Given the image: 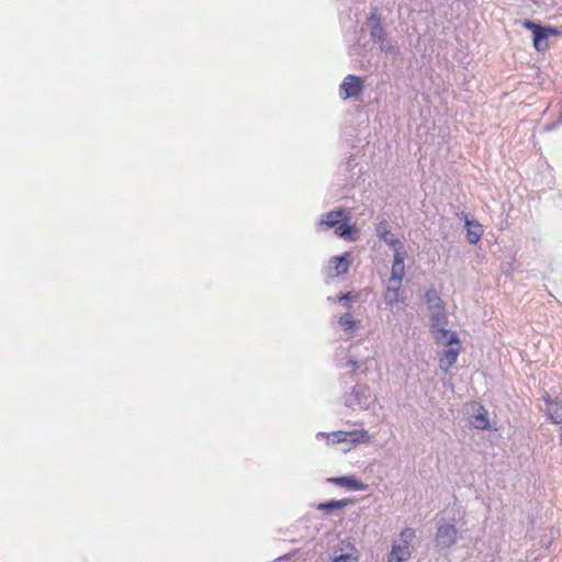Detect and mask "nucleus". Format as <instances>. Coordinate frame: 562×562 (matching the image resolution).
<instances>
[{
	"instance_id": "nucleus-1",
	"label": "nucleus",
	"mask_w": 562,
	"mask_h": 562,
	"mask_svg": "<svg viewBox=\"0 0 562 562\" xmlns=\"http://www.w3.org/2000/svg\"><path fill=\"white\" fill-rule=\"evenodd\" d=\"M429 311L430 330L437 342H442L448 346L459 345L460 339L457 331H451L446 328L448 324V315L446 306H439Z\"/></svg>"
},
{
	"instance_id": "nucleus-2",
	"label": "nucleus",
	"mask_w": 562,
	"mask_h": 562,
	"mask_svg": "<svg viewBox=\"0 0 562 562\" xmlns=\"http://www.w3.org/2000/svg\"><path fill=\"white\" fill-rule=\"evenodd\" d=\"M416 532L413 528H405L393 540L392 549L387 555V562H405L415 549Z\"/></svg>"
},
{
	"instance_id": "nucleus-3",
	"label": "nucleus",
	"mask_w": 562,
	"mask_h": 562,
	"mask_svg": "<svg viewBox=\"0 0 562 562\" xmlns=\"http://www.w3.org/2000/svg\"><path fill=\"white\" fill-rule=\"evenodd\" d=\"M316 438H325L327 443L336 445V443H347L348 448H344V450H349L350 447L355 443L366 442L369 440V435L366 430H352V431H334V432H318Z\"/></svg>"
},
{
	"instance_id": "nucleus-4",
	"label": "nucleus",
	"mask_w": 562,
	"mask_h": 562,
	"mask_svg": "<svg viewBox=\"0 0 562 562\" xmlns=\"http://www.w3.org/2000/svg\"><path fill=\"white\" fill-rule=\"evenodd\" d=\"M371 403V395L369 387L363 384H356L351 392L345 397V405L349 408L367 409Z\"/></svg>"
},
{
	"instance_id": "nucleus-5",
	"label": "nucleus",
	"mask_w": 562,
	"mask_h": 562,
	"mask_svg": "<svg viewBox=\"0 0 562 562\" xmlns=\"http://www.w3.org/2000/svg\"><path fill=\"white\" fill-rule=\"evenodd\" d=\"M457 535L458 531L454 525L448 522H439L435 538L436 547L440 549L451 548L457 541Z\"/></svg>"
},
{
	"instance_id": "nucleus-6",
	"label": "nucleus",
	"mask_w": 562,
	"mask_h": 562,
	"mask_svg": "<svg viewBox=\"0 0 562 562\" xmlns=\"http://www.w3.org/2000/svg\"><path fill=\"white\" fill-rule=\"evenodd\" d=\"M364 88L362 78L348 75L339 87V94L342 99L358 98Z\"/></svg>"
},
{
	"instance_id": "nucleus-7",
	"label": "nucleus",
	"mask_w": 562,
	"mask_h": 562,
	"mask_svg": "<svg viewBox=\"0 0 562 562\" xmlns=\"http://www.w3.org/2000/svg\"><path fill=\"white\" fill-rule=\"evenodd\" d=\"M350 220V212L346 209H337L324 214L318 223L319 229L336 228L342 221Z\"/></svg>"
},
{
	"instance_id": "nucleus-8",
	"label": "nucleus",
	"mask_w": 562,
	"mask_h": 562,
	"mask_svg": "<svg viewBox=\"0 0 562 562\" xmlns=\"http://www.w3.org/2000/svg\"><path fill=\"white\" fill-rule=\"evenodd\" d=\"M392 249L394 250V258L390 278H392V280L395 282L403 281L405 274L404 262L406 258V250L404 249L403 245Z\"/></svg>"
},
{
	"instance_id": "nucleus-9",
	"label": "nucleus",
	"mask_w": 562,
	"mask_h": 562,
	"mask_svg": "<svg viewBox=\"0 0 562 562\" xmlns=\"http://www.w3.org/2000/svg\"><path fill=\"white\" fill-rule=\"evenodd\" d=\"M368 27L371 41L378 46L389 36L381 22V18L376 13H372L368 19Z\"/></svg>"
},
{
	"instance_id": "nucleus-10",
	"label": "nucleus",
	"mask_w": 562,
	"mask_h": 562,
	"mask_svg": "<svg viewBox=\"0 0 562 562\" xmlns=\"http://www.w3.org/2000/svg\"><path fill=\"white\" fill-rule=\"evenodd\" d=\"M338 325L344 331V339L352 338L357 330L360 328L361 322L356 319L350 313H345L339 316Z\"/></svg>"
},
{
	"instance_id": "nucleus-11",
	"label": "nucleus",
	"mask_w": 562,
	"mask_h": 562,
	"mask_svg": "<svg viewBox=\"0 0 562 562\" xmlns=\"http://www.w3.org/2000/svg\"><path fill=\"white\" fill-rule=\"evenodd\" d=\"M327 482L334 483L337 488L362 491L366 490V485L360 483L353 475H344L326 479Z\"/></svg>"
},
{
	"instance_id": "nucleus-12",
	"label": "nucleus",
	"mask_w": 562,
	"mask_h": 562,
	"mask_svg": "<svg viewBox=\"0 0 562 562\" xmlns=\"http://www.w3.org/2000/svg\"><path fill=\"white\" fill-rule=\"evenodd\" d=\"M376 235L378 237L383 240L386 245H389L391 248H396L403 243L395 238L394 235L391 232L390 224L386 220H382L376 225Z\"/></svg>"
},
{
	"instance_id": "nucleus-13",
	"label": "nucleus",
	"mask_w": 562,
	"mask_h": 562,
	"mask_svg": "<svg viewBox=\"0 0 562 562\" xmlns=\"http://www.w3.org/2000/svg\"><path fill=\"white\" fill-rule=\"evenodd\" d=\"M558 30L550 26H541L537 30L532 37L533 46L538 52L544 50L548 47V37L550 35H557Z\"/></svg>"
},
{
	"instance_id": "nucleus-14",
	"label": "nucleus",
	"mask_w": 562,
	"mask_h": 562,
	"mask_svg": "<svg viewBox=\"0 0 562 562\" xmlns=\"http://www.w3.org/2000/svg\"><path fill=\"white\" fill-rule=\"evenodd\" d=\"M402 286V281L395 282L392 278L389 279V283L386 290L383 295L384 303L393 307L395 304L400 302V290Z\"/></svg>"
},
{
	"instance_id": "nucleus-15",
	"label": "nucleus",
	"mask_w": 562,
	"mask_h": 562,
	"mask_svg": "<svg viewBox=\"0 0 562 562\" xmlns=\"http://www.w3.org/2000/svg\"><path fill=\"white\" fill-rule=\"evenodd\" d=\"M381 53L390 56L392 59H397L402 55L401 46L398 41L394 37H387L379 45Z\"/></svg>"
},
{
	"instance_id": "nucleus-16",
	"label": "nucleus",
	"mask_w": 562,
	"mask_h": 562,
	"mask_svg": "<svg viewBox=\"0 0 562 562\" xmlns=\"http://www.w3.org/2000/svg\"><path fill=\"white\" fill-rule=\"evenodd\" d=\"M460 353V348H448L439 358V367L442 371L448 372L457 362Z\"/></svg>"
},
{
	"instance_id": "nucleus-17",
	"label": "nucleus",
	"mask_w": 562,
	"mask_h": 562,
	"mask_svg": "<svg viewBox=\"0 0 562 562\" xmlns=\"http://www.w3.org/2000/svg\"><path fill=\"white\" fill-rule=\"evenodd\" d=\"M464 224H465V228H467V239H468L469 244L475 245L476 243H479V240L482 237V234H483L482 225L475 221L470 220L468 216H465Z\"/></svg>"
},
{
	"instance_id": "nucleus-18",
	"label": "nucleus",
	"mask_w": 562,
	"mask_h": 562,
	"mask_svg": "<svg viewBox=\"0 0 562 562\" xmlns=\"http://www.w3.org/2000/svg\"><path fill=\"white\" fill-rule=\"evenodd\" d=\"M547 412L552 423L557 425H562V401L548 402Z\"/></svg>"
},
{
	"instance_id": "nucleus-19",
	"label": "nucleus",
	"mask_w": 562,
	"mask_h": 562,
	"mask_svg": "<svg viewBox=\"0 0 562 562\" xmlns=\"http://www.w3.org/2000/svg\"><path fill=\"white\" fill-rule=\"evenodd\" d=\"M336 234L347 240H356L357 232L352 225L348 224V221H342L336 227Z\"/></svg>"
},
{
	"instance_id": "nucleus-20",
	"label": "nucleus",
	"mask_w": 562,
	"mask_h": 562,
	"mask_svg": "<svg viewBox=\"0 0 562 562\" xmlns=\"http://www.w3.org/2000/svg\"><path fill=\"white\" fill-rule=\"evenodd\" d=\"M425 301H426L428 310H432V308L445 305L438 291L434 288L426 291Z\"/></svg>"
},
{
	"instance_id": "nucleus-21",
	"label": "nucleus",
	"mask_w": 562,
	"mask_h": 562,
	"mask_svg": "<svg viewBox=\"0 0 562 562\" xmlns=\"http://www.w3.org/2000/svg\"><path fill=\"white\" fill-rule=\"evenodd\" d=\"M330 263L331 268L336 270L337 274L346 273L349 268L348 254L333 257Z\"/></svg>"
},
{
	"instance_id": "nucleus-22",
	"label": "nucleus",
	"mask_w": 562,
	"mask_h": 562,
	"mask_svg": "<svg viewBox=\"0 0 562 562\" xmlns=\"http://www.w3.org/2000/svg\"><path fill=\"white\" fill-rule=\"evenodd\" d=\"M347 552L340 553L334 557L333 562H356L358 561V555L356 554V549L347 543Z\"/></svg>"
},
{
	"instance_id": "nucleus-23",
	"label": "nucleus",
	"mask_w": 562,
	"mask_h": 562,
	"mask_svg": "<svg viewBox=\"0 0 562 562\" xmlns=\"http://www.w3.org/2000/svg\"><path fill=\"white\" fill-rule=\"evenodd\" d=\"M470 423L476 429H487L488 428L487 412L483 409V413L472 415L470 418Z\"/></svg>"
},
{
	"instance_id": "nucleus-24",
	"label": "nucleus",
	"mask_w": 562,
	"mask_h": 562,
	"mask_svg": "<svg viewBox=\"0 0 562 562\" xmlns=\"http://www.w3.org/2000/svg\"><path fill=\"white\" fill-rule=\"evenodd\" d=\"M347 503L348 502L346 499H342V501H331V502H328V503H321L318 505V509L325 510V512H331V510L340 509V508L345 507L347 505Z\"/></svg>"
},
{
	"instance_id": "nucleus-25",
	"label": "nucleus",
	"mask_w": 562,
	"mask_h": 562,
	"mask_svg": "<svg viewBox=\"0 0 562 562\" xmlns=\"http://www.w3.org/2000/svg\"><path fill=\"white\" fill-rule=\"evenodd\" d=\"M328 300L335 303H341L346 307H350L351 296L350 293H345L337 296H329Z\"/></svg>"
},
{
	"instance_id": "nucleus-26",
	"label": "nucleus",
	"mask_w": 562,
	"mask_h": 562,
	"mask_svg": "<svg viewBox=\"0 0 562 562\" xmlns=\"http://www.w3.org/2000/svg\"><path fill=\"white\" fill-rule=\"evenodd\" d=\"M522 26L532 32V36L536 34L537 30H539L542 25L538 24L530 20H525Z\"/></svg>"
},
{
	"instance_id": "nucleus-27",
	"label": "nucleus",
	"mask_w": 562,
	"mask_h": 562,
	"mask_svg": "<svg viewBox=\"0 0 562 562\" xmlns=\"http://www.w3.org/2000/svg\"><path fill=\"white\" fill-rule=\"evenodd\" d=\"M348 363L351 366V367H357V361L353 360V359H349Z\"/></svg>"
},
{
	"instance_id": "nucleus-28",
	"label": "nucleus",
	"mask_w": 562,
	"mask_h": 562,
	"mask_svg": "<svg viewBox=\"0 0 562 562\" xmlns=\"http://www.w3.org/2000/svg\"><path fill=\"white\" fill-rule=\"evenodd\" d=\"M560 443L562 445V432H561V436H560Z\"/></svg>"
}]
</instances>
